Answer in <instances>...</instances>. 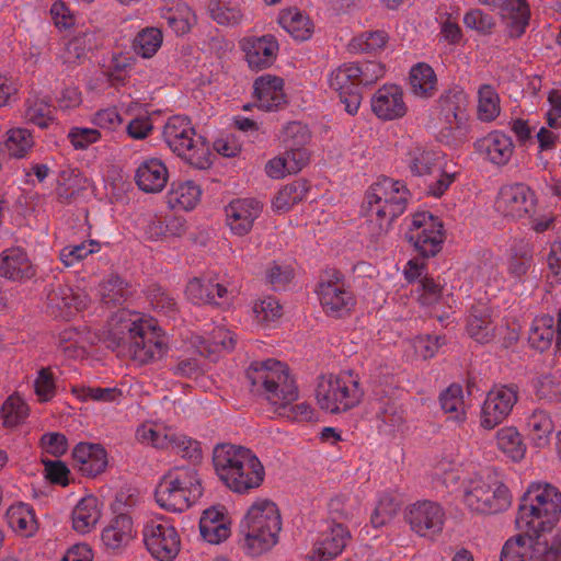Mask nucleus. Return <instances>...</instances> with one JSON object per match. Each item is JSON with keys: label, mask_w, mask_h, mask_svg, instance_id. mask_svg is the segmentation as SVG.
Masks as SVG:
<instances>
[{"label": "nucleus", "mask_w": 561, "mask_h": 561, "mask_svg": "<svg viewBox=\"0 0 561 561\" xmlns=\"http://www.w3.org/2000/svg\"><path fill=\"white\" fill-rule=\"evenodd\" d=\"M87 306V297L67 285L51 284L46 289V308L54 317L67 319Z\"/></svg>", "instance_id": "obj_22"}, {"label": "nucleus", "mask_w": 561, "mask_h": 561, "mask_svg": "<svg viewBox=\"0 0 561 561\" xmlns=\"http://www.w3.org/2000/svg\"><path fill=\"white\" fill-rule=\"evenodd\" d=\"M213 463L218 478L236 493L259 488L264 480V468L256 455L243 446L219 444L213 451Z\"/></svg>", "instance_id": "obj_2"}, {"label": "nucleus", "mask_w": 561, "mask_h": 561, "mask_svg": "<svg viewBox=\"0 0 561 561\" xmlns=\"http://www.w3.org/2000/svg\"><path fill=\"white\" fill-rule=\"evenodd\" d=\"M363 391L351 373L321 376L316 388V399L321 410L329 413L346 412L362 400Z\"/></svg>", "instance_id": "obj_9"}, {"label": "nucleus", "mask_w": 561, "mask_h": 561, "mask_svg": "<svg viewBox=\"0 0 561 561\" xmlns=\"http://www.w3.org/2000/svg\"><path fill=\"white\" fill-rule=\"evenodd\" d=\"M553 430V422L550 415L543 410H535L526 419L527 435L538 448H542L549 444Z\"/></svg>", "instance_id": "obj_44"}, {"label": "nucleus", "mask_w": 561, "mask_h": 561, "mask_svg": "<svg viewBox=\"0 0 561 561\" xmlns=\"http://www.w3.org/2000/svg\"><path fill=\"white\" fill-rule=\"evenodd\" d=\"M208 11L210 18L220 25L234 26L240 24L243 19L239 5L227 1L211 0Z\"/></svg>", "instance_id": "obj_51"}, {"label": "nucleus", "mask_w": 561, "mask_h": 561, "mask_svg": "<svg viewBox=\"0 0 561 561\" xmlns=\"http://www.w3.org/2000/svg\"><path fill=\"white\" fill-rule=\"evenodd\" d=\"M162 136L168 147L191 165L198 169L209 165V146L202 136L196 135L187 117H170L163 127Z\"/></svg>", "instance_id": "obj_8"}, {"label": "nucleus", "mask_w": 561, "mask_h": 561, "mask_svg": "<svg viewBox=\"0 0 561 561\" xmlns=\"http://www.w3.org/2000/svg\"><path fill=\"white\" fill-rule=\"evenodd\" d=\"M463 503L472 512L495 514L510 506L511 495L495 473L486 472L465 484Z\"/></svg>", "instance_id": "obj_11"}, {"label": "nucleus", "mask_w": 561, "mask_h": 561, "mask_svg": "<svg viewBox=\"0 0 561 561\" xmlns=\"http://www.w3.org/2000/svg\"><path fill=\"white\" fill-rule=\"evenodd\" d=\"M100 249L101 247L98 241L88 240L79 244H70L62 248L59 252V259L65 266L70 267L78 264L89 255L99 252Z\"/></svg>", "instance_id": "obj_59"}, {"label": "nucleus", "mask_w": 561, "mask_h": 561, "mask_svg": "<svg viewBox=\"0 0 561 561\" xmlns=\"http://www.w3.org/2000/svg\"><path fill=\"white\" fill-rule=\"evenodd\" d=\"M440 407L445 413L457 422L466 417L462 388L459 385L449 386L439 397Z\"/></svg>", "instance_id": "obj_55"}, {"label": "nucleus", "mask_w": 561, "mask_h": 561, "mask_svg": "<svg viewBox=\"0 0 561 561\" xmlns=\"http://www.w3.org/2000/svg\"><path fill=\"white\" fill-rule=\"evenodd\" d=\"M410 199L411 193L400 180L382 178L371 184L364 202L371 237L378 240L385 236L393 220L407 210Z\"/></svg>", "instance_id": "obj_3"}, {"label": "nucleus", "mask_w": 561, "mask_h": 561, "mask_svg": "<svg viewBox=\"0 0 561 561\" xmlns=\"http://www.w3.org/2000/svg\"><path fill=\"white\" fill-rule=\"evenodd\" d=\"M113 321V335L134 360L148 364L165 354L167 339L154 319L139 312L121 310Z\"/></svg>", "instance_id": "obj_1"}, {"label": "nucleus", "mask_w": 561, "mask_h": 561, "mask_svg": "<svg viewBox=\"0 0 561 561\" xmlns=\"http://www.w3.org/2000/svg\"><path fill=\"white\" fill-rule=\"evenodd\" d=\"M561 515V493L549 483H533L520 499L516 526L524 533L551 534Z\"/></svg>", "instance_id": "obj_4"}, {"label": "nucleus", "mask_w": 561, "mask_h": 561, "mask_svg": "<svg viewBox=\"0 0 561 561\" xmlns=\"http://www.w3.org/2000/svg\"><path fill=\"white\" fill-rule=\"evenodd\" d=\"M263 205L255 198H237L225 208L226 222L236 236L248 234L260 217Z\"/></svg>", "instance_id": "obj_21"}, {"label": "nucleus", "mask_w": 561, "mask_h": 561, "mask_svg": "<svg viewBox=\"0 0 561 561\" xmlns=\"http://www.w3.org/2000/svg\"><path fill=\"white\" fill-rule=\"evenodd\" d=\"M161 18L178 35L186 34L196 22L194 12L181 0L173 1L170 5L162 8Z\"/></svg>", "instance_id": "obj_40"}, {"label": "nucleus", "mask_w": 561, "mask_h": 561, "mask_svg": "<svg viewBox=\"0 0 561 561\" xmlns=\"http://www.w3.org/2000/svg\"><path fill=\"white\" fill-rule=\"evenodd\" d=\"M554 341L556 348L561 351V310L558 314L557 325L553 317L545 314L534 319L528 333V342L535 350L543 352Z\"/></svg>", "instance_id": "obj_26"}, {"label": "nucleus", "mask_w": 561, "mask_h": 561, "mask_svg": "<svg viewBox=\"0 0 561 561\" xmlns=\"http://www.w3.org/2000/svg\"><path fill=\"white\" fill-rule=\"evenodd\" d=\"M416 291L420 293L419 299L424 306H432L438 304L448 295V288L439 285L431 277H424L419 280Z\"/></svg>", "instance_id": "obj_64"}, {"label": "nucleus", "mask_w": 561, "mask_h": 561, "mask_svg": "<svg viewBox=\"0 0 561 561\" xmlns=\"http://www.w3.org/2000/svg\"><path fill=\"white\" fill-rule=\"evenodd\" d=\"M202 191L193 181L173 183L168 193V204L171 208L190 210L199 202Z\"/></svg>", "instance_id": "obj_46"}, {"label": "nucleus", "mask_w": 561, "mask_h": 561, "mask_svg": "<svg viewBox=\"0 0 561 561\" xmlns=\"http://www.w3.org/2000/svg\"><path fill=\"white\" fill-rule=\"evenodd\" d=\"M356 71V64H344L332 70L328 79L330 88L339 93L340 102L350 115L357 113L362 102Z\"/></svg>", "instance_id": "obj_19"}, {"label": "nucleus", "mask_w": 561, "mask_h": 561, "mask_svg": "<svg viewBox=\"0 0 561 561\" xmlns=\"http://www.w3.org/2000/svg\"><path fill=\"white\" fill-rule=\"evenodd\" d=\"M468 95L460 87H453L444 91L436 105L437 118L442 125V133L451 134L462 130L467 122Z\"/></svg>", "instance_id": "obj_16"}, {"label": "nucleus", "mask_w": 561, "mask_h": 561, "mask_svg": "<svg viewBox=\"0 0 561 561\" xmlns=\"http://www.w3.org/2000/svg\"><path fill=\"white\" fill-rule=\"evenodd\" d=\"M252 391L263 396L274 408L287 409L298 399V387L286 364L268 358L254 362L247 371Z\"/></svg>", "instance_id": "obj_5"}, {"label": "nucleus", "mask_w": 561, "mask_h": 561, "mask_svg": "<svg viewBox=\"0 0 561 561\" xmlns=\"http://www.w3.org/2000/svg\"><path fill=\"white\" fill-rule=\"evenodd\" d=\"M135 531L133 520L127 514H119L102 531L103 543L112 550L119 549L130 542Z\"/></svg>", "instance_id": "obj_38"}, {"label": "nucleus", "mask_w": 561, "mask_h": 561, "mask_svg": "<svg viewBox=\"0 0 561 561\" xmlns=\"http://www.w3.org/2000/svg\"><path fill=\"white\" fill-rule=\"evenodd\" d=\"M55 108L47 94L32 92L24 104L23 118L42 129L55 121Z\"/></svg>", "instance_id": "obj_35"}, {"label": "nucleus", "mask_w": 561, "mask_h": 561, "mask_svg": "<svg viewBox=\"0 0 561 561\" xmlns=\"http://www.w3.org/2000/svg\"><path fill=\"white\" fill-rule=\"evenodd\" d=\"M318 295L323 310L331 317L341 318L354 306V297L337 271H329L321 277Z\"/></svg>", "instance_id": "obj_14"}, {"label": "nucleus", "mask_w": 561, "mask_h": 561, "mask_svg": "<svg viewBox=\"0 0 561 561\" xmlns=\"http://www.w3.org/2000/svg\"><path fill=\"white\" fill-rule=\"evenodd\" d=\"M518 400L515 385L500 386L490 390L481 410V426L492 430L502 423L512 412Z\"/></svg>", "instance_id": "obj_17"}, {"label": "nucleus", "mask_w": 561, "mask_h": 561, "mask_svg": "<svg viewBox=\"0 0 561 561\" xmlns=\"http://www.w3.org/2000/svg\"><path fill=\"white\" fill-rule=\"evenodd\" d=\"M476 150L488 161L496 165H505L514 152L512 138L500 130L489 133L474 144Z\"/></svg>", "instance_id": "obj_27"}, {"label": "nucleus", "mask_w": 561, "mask_h": 561, "mask_svg": "<svg viewBox=\"0 0 561 561\" xmlns=\"http://www.w3.org/2000/svg\"><path fill=\"white\" fill-rule=\"evenodd\" d=\"M501 112L500 96L491 84L478 89V118L482 122L494 121Z\"/></svg>", "instance_id": "obj_50"}, {"label": "nucleus", "mask_w": 561, "mask_h": 561, "mask_svg": "<svg viewBox=\"0 0 561 561\" xmlns=\"http://www.w3.org/2000/svg\"><path fill=\"white\" fill-rule=\"evenodd\" d=\"M101 299L106 306L122 305L129 291L123 278L118 275H110L100 286Z\"/></svg>", "instance_id": "obj_53"}, {"label": "nucleus", "mask_w": 561, "mask_h": 561, "mask_svg": "<svg viewBox=\"0 0 561 561\" xmlns=\"http://www.w3.org/2000/svg\"><path fill=\"white\" fill-rule=\"evenodd\" d=\"M150 305L153 309L168 317H174L178 311V304L174 296L164 290L161 286L153 285L148 293Z\"/></svg>", "instance_id": "obj_63"}, {"label": "nucleus", "mask_w": 561, "mask_h": 561, "mask_svg": "<svg viewBox=\"0 0 561 561\" xmlns=\"http://www.w3.org/2000/svg\"><path fill=\"white\" fill-rule=\"evenodd\" d=\"M533 262V248L530 243L524 239L515 240L510 250L508 274L516 279H522L529 272Z\"/></svg>", "instance_id": "obj_43"}, {"label": "nucleus", "mask_w": 561, "mask_h": 561, "mask_svg": "<svg viewBox=\"0 0 561 561\" xmlns=\"http://www.w3.org/2000/svg\"><path fill=\"white\" fill-rule=\"evenodd\" d=\"M442 221L430 213H416L410 220L405 239L423 257L435 256L444 242Z\"/></svg>", "instance_id": "obj_12"}, {"label": "nucleus", "mask_w": 561, "mask_h": 561, "mask_svg": "<svg viewBox=\"0 0 561 561\" xmlns=\"http://www.w3.org/2000/svg\"><path fill=\"white\" fill-rule=\"evenodd\" d=\"M5 517L12 530L21 536L31 537L38 528L34 510L28 504L18 503L11 505L7 511Z\"/></svg>", "instance_id": "obj_41"}, {"label": "nucleus", "mask_w": 561, "mask_h": 561, "mask_svg": "<svg viewBox=\"0 0 561 561\" xmlns=\"http://www.w3.org/2000/svg\"><path fill=\"white\" fill-rule=\"evenodd\" d=\"M162 32L157 27H147L140 31L133 43L134 50L144 58L152 57L161 47Z\"/></svg>", "instance_id": "obj_54"}, {"label": "nucleus", "mask_w": 561, "mask_h": 561, "mask_svg": "<svg viewBox=\"0 0 561 561\" xmlns=\"http://www.w3.org/2000/svg\"><path fill=\"white\" fill-rule=\"evenodd\" d=\"M388 39L383 31L365 32L352 38L348 44L351 53L374 54L379 51L386 45Z\"/></svg>", "instance_id": "obj_57"}, {"label": "nucleus", "mask_w": 561, "mask_h": 561, "mask_svg": "<svg viewBox=\"0 0 561 561\" xmlns=\"http://www.w3.org/2000/svg\"><path fill=\"white\" fill-rule=\"evenodd\" d=\"M203 346L199 348L202 355L211 356L220 350L231 351L234 347L236 335L221 327L213 330L209 337L204 339Z\"/></svg>", "instance_id": "obj_58"}, {"label": "nucleus", "mask_w": 561, "mask_h": 561, "mask_svg": "<svg viewBox=\"0 0 561 561\" xmlns=\"http://www.w3.org/2000/svg\"><path fill=\"white\" fill-rule=\"evenodd\" d=\"M168 180V168L164 162L158 158L142 160L135 172L137 186L146 193L161 192L165 187Z\"/></svg>", "instance_id": "obj_30"}, {"label": "nucleus", "mask_w": 561, "mask_h": 561, "mask_svg": "<svg viewBox=\"0 0 561 561\" xmlns=\"http://www.w3.org/2000/svg\"><path fill=\"white\" fill-rule=\"evenodd\" d=\"M371 110L382 121H393L405 115L408 106L402 89L397 84H385L373 95Z\"/></svg>", "instance_id": "obj_23"}, {"label": "nucleus", "mask_w": 561, "mask_h": 561, "mask_svg": "<svg viewBox=\"0 0 561 561\" xmlns=\"http://www.w3.org/2000/svg\"><path fill=\"white\" fill-rule=\"evenodd\" d=\"M202 484L194 467H174L161 479L156 501L164 510L183 512L201 497Z\"/></svg>", "instance_id": "obj_7"}, {"label": "nucleus", "mask_w": 561, "mask_h": 561, "mask_svg": "<svg viewBox=\"0 0 561 561\" xmlns=\"http://www.w3.org/2000/svg\"><path fill=\"white\" fill-rule=\"evenodd\" d=\"M173 433L171 430L161 428L154 424H141L137 428L136 437L142 444L167 449Z\"/></svg>", "instance_id": "obj_61"}, {"label": "nucleus", "mask_w": 561, "mask_h": 561, "mask_svg": "<svg viewBox=\"0 0 561 561\" xmlns=\"http://www.w3.org/2000/svg\"><path fill=\"white\" fill-rule=\"evenodd\" d=\"M199 533L205 541L213 545L220 543L230 535L229 520L221 510L210 507L199 519Z\"/></svg>", "instance_id": "obj_34"}, {"label": "nucleus", "mask_w": 561, "mask_h": 561, "mask_svg": "<svg viewBox=\"0 0 561 561\" xmlns=\"http://www.w3.org/2000/svg\"><path fill=\"white\" fill-rule=\"evenodd\" d=\"M468 334L478 343L484 344L494 337L495 327L491 320L490 308L484 302L471 307L467 324Z\"/></svg>", "instance_id": "obj_36"}, {"label": "nucleus", "mask_w": 561, "mask_h": 561, "mask_svg": "<svg viewBox=\"0 0 561 561\" xmlns=\"http://www.w3.org/2000/svg\"><path fill=\"white\" fill-rule=\"evenodd\" d=\"M34 274V266L23 249L10 248L0 254V276L11 280H24Z\"/></svg>", "instance_id": "obj_33"}, {"label": "nucleus", "mask_w": 561, "mask_h": 561, "mask_svg": "<svg viewBox=\"0 0 561 561\" xmlns=\"http://www.w3.org/2000/svg\"><path fill=\"white\" fill-rule=\"evenodd\" d=\"M282 517L275 503L270 500H256L249 507L240 523V534L244 547L253 556L261 554L278 541Z\"/></svg>", "instance_id": "obj_6"}, {"label": "nucleus", "mask_w": 561, "mask_h": 561, "mask_svg": "<svg viewBox=\"0 0 561 561\" xmlns=\"http://www.w3.org/2000/svg\"><path fill=\"white\" fill-rule=\"evenodd\" d=\"M73 463L87 477H95L107 466L105 449L99 444L80 443L72 450Z\"/></svg>", "instance_id": "obj_31"}, {"label": "nucleus", "mask_w": 561, "mask_h": 561, "mask_svg": "<svg viewBox=\"0 0 561 561\" xmlns=\"http://www.w3.org/2000/svg\"><path fill=\"white\" fill-rule=\"evenodd\" d=\"M439 154L433 150L415 147L408 153V163L414 175L423 176L439 171Z\"/></svg>", "instance_id": "obj_48"}, {"label": "nucleus", "mask_w": 561, "mask_h": 561, "mask_svg": "<svg viewBox=\"0 0 561 561\" xmlns=\"http://www.w3.org/2000/svg\"><path fill=\"white\" fill-rule=\"evenodd\" d=\"M168 449H171L182 458L190 460L191 465L188 467L196 468V463H198L203 457L199 442L184 434H179L175 432L171 437L170 446Z\"/></svg>", "instance_id": "obj_52"}, {"label": "nucleus", "mask_w": 561, "mask_h": 561, "mask_svg": "<svg viewBox=\"0 0 561 561\" xmlns=\"http://www.w3.org/2000/svg\"><path fill=\"white\" fill-rule=\"evenodd\" d=\"M400 502L390 493H382L378 497L375 510L370 516V523L375 528L387 525L398 513Z\"/></svg>", "instance_id": "obj_56"}, {"label": "nucleus", "mask_w": 561, "mask_h": 561, "mask_svg": "<svg viewBox=\"0 0 561 561\" xmlns=\"http://www.w3.org/2000/svg\"><path fill=\"white\" fill-rule=\"evenodd\" d=\"M561 536L525 533L508 539L501 552L500 561H560Z\"/></svg>", "instance_id": "obj_10"}, {"label": "nucleus", "mask_w": 561, "mask_h": 561, "mask_svg": "<svg viewBox=\"0 0 561 561\" xmlns=\"http://www.w3.org/2000/svg\"><path fill=\"white\" fill-rule=\"evenodd\" d=\"M502 16L512 37L522 36L530 20V8L527 0H505Z\"/></svg>", "instance_id": "obj_37"}, {"label": "nucleus", "mask_w": 561, "mask_h": 561, "mask_svg": "<svg viewBox=\"0 0 561 561\" xmlns=\"http://www.w3.org/2000/svg\"><path fill=\"white\" fill-rule=\"evenodd\" d=\"M307 194V187L302 182H294L286 184L273 201V206L276 210L287 211L295 204L301 202Z\"/></svg>", "instance_id": "obj_60"}, {"label": "nucleus", "mask_w": 561, "mask_h": 561, "mask_svg": "<svg viewBox=\"0 0 561 561\" xmlns=\"http://www.w3.org/2000/svg\"><path fill=\"white\" fill-rule=\"evenodd\" d=\"M101 45L100 35L91 30H80L69 38L58 55L59 61L67 67L73 69L81 65L88 54Z\"/></svg>", "instance_id": "obj_24"}, {"label": "nucleus", "mask_w": 561, "mask_h": 561, "mask_svg": "<svg viewBox=\"0 0 561 561\" xmlns=\"http://www.w3.org/2000/svg\"><path fill=\"white\" fill-rule=\"evenodd\" d=\"M100 516L98 499L85 496L78 502L72 511V528L79 534H88L95 527Z\"/></svg>", "instance_id": "obj_39"}, {"label": "nucleus", "mask_w": 561, "mask_h": 561, "mask_svg": "<svg viewBox=\"0 0 561 561\" xmlns=\"http://www.w3.org/2000/svg\"><path fill=\"white\" fill-rule=\"evenodd\" d=\"M495 207L505 217L514 219L531 215L536 207L535 193L523 183L503 186L497 195Z\"/></svg>", "instance_id": "obj_18"}, {"label": "nucleus", "mask_w": 561, "mask_h": 561, "mask_svg": "<svg viewBox=\"0 0 561 561\" xmlns=\"http://www.w3.org/2000/svg\"><path fill=\"white\" fill-rule=\"evenodd\" d=\"M411 91L419 98H431L437 88V77L433 68L425 64L419 62L410 70Z\"/></svg>", "instance_id": "obj_45"}, {"label": "nucleus", "mask_w": 561, "mask_h": 561, "mask_svg": "<svg viewBox=\"0 0 561 561\" xmlns=\"http://www.w3.org/2000/svg\"><path fill=\"white\" fill-rule=\"evenodd\" d=\"M255 104L260 110L277 111L285 103L284 81L271 75L259 77L253 84Z\"/></svg>", "instance_id": "obj_28"}, {"label": "nucleus", "mask_w": 561, "mask_h": 561, "mask_svg": "<svg viewBox=\"0 0 561 561\" xmlns=\"http://www.w3.org/2000/svg\"><path fill=\"white\" fill-rule=\"evenodd\" d=\"M411 529L420 536H434L442 531L445 513L442 506L432 501L412 504L407 513Z\"/></svg>", "instance_id": "obj_20"}, {"label": "nucleus", "mask_w": 561, "mask_h": 561, "mask_svg": "<svg viewBox=\"0 0 561 561\" xmlns=\"http://www.w3.org/2000/svg\"><path fill=\"white\" fill-rule=\"evenodd\" d=\"M142 537L147 550L159 561H172L180 552L179 533L164 516L149 519L144 525Z\"/></svg>", "instance_id": "obj_13"}, {"label": "nucleus", "mask_w": 561, "mask_h": 561, "mask_svg": "<svg viewBox=\"0 0 561 561\" xmlns=\"http://www.w3.org/2000/svg\"><path fill=\"white\" fill-rule=\"evenodd\" d=\"M238 286L225 278L202 279L195 277L186 285V296L195 305L229 306Z\"/></svg>", "instance_id": "obj_15"}, {"label": "nucleus", "mask_w": 561, "mask_h": 561, "mask_svg": "<svg viewBox=\"0 0 561 561\" xmlns=\"http://www.w3.org/2000/svg\"><path fill=\"white\" fill-rule=\"evenodd\" d=\"M499 449L513 461H519L526 453V445L515 427H503L496 433Z\"/></svg>", "instance_id": "obj_49"}, {"label": "nucleus", "mask_w": 561, "mask_h": 561, "mask_svg": "<svg viewBox=\"0 0 561 561\" xmlns=\"http://www.w3.org/2000/svg\"><path fill=\"white\" fill-rule=\"evenodd\" d=\"M279 25L297 41L310 38L313 32V24L308 15L296 8L280 12Z\"/></svg>", "instance_id": "obj_42"}, {"label": "nucleus", "mask_w": 561, "mask_h": 561, "mask_svg": "<svg viewBox=\"0 0 561 561\" xmlns=\"http://www.w3.org/2000/svg\"><path fill=\"white\" fill-rule=\"evenodd\" d=\"M369 409L378 431L385 435L394 433L403 423L401 407L389 397L373 399L369 403Z\"/></svg>", "instance_id": "obj_29"}, {"label": "nucleus", "mask_w": 561, "mask_h": 561, "mask_svg": "<svg viewBox=\"0 0 561 561\" xmlns=\"http://www.w3.org/2000/svg\"><path fill=\"white\" fill-rule=\"evenodd\" d=\"M278 48V43L272 35L249 37L242 43L249 67L255 70L272 66L276 59Z\"/></svg>", "instance_id": "obj_25"}, {"label": "nucleus", "mask_w": 561, "mask_h": 561, "mask_svg": "<svg viewBox=\"0 0 561 561\" xmlns=\"http://www.w3.org/2000/svg\"><path fill=\"white\" fill-rule=\"evenodd\" d=\"M34 138L26 128L9 129L0 144V151L12 158H24L33 148Z\"/></svg>", "instance_id": "obj_47"}, {"label": "nucleus", "mask_w": 561, "mask_h": 561, "mask_svg": "<svg viewBox=\"0 0 561 561\" xmlns=\"http://www.w3.org/2000/svg\"><path fill=\"white\" fill-rule=\"evenodd\" d=\"M350 533L341 523H327L314 543V553L320 559H333L337 557L346 546Z\"/></svg>", "instance_id": "obj_32"}, {"label": "nucleus", "mask_w": 561, "mask_h": 561, "mask_svg": "<svg viewBox=\"0 0 561 561\" xmlns=\"http://www.w3.org/2000/svg\"><path fill=\"white\" fill-rule=\"evenodd\" d=\"M28 413L27 405L20 397H9L0 411V420L4 426L13 427L22 423Z\"/></svg>", "instance_id": "obj_62"}]
</instances>
